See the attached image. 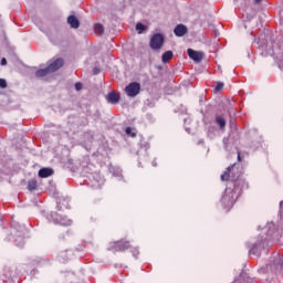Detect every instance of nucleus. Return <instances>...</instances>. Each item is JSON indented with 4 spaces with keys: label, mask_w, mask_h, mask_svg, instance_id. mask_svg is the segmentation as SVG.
Wrapping results in <instances>:
<instances>
[{
    "label": "nucleus",
    "mask_w": 283,
    "mask_h": 283,
    "mask_svg": "<svg viewBox=\"0 0 283 283\" xmlns=\"http://www.w3.org/2000/svg\"><path fill=\"white\" fill-rule=\"evenodd\" d=\"M242 189H249V184L244 181V179H238L234 182L233 188L227 187L224 190V193L221 198V203L223 206V209H231L233 205H235V200H238V196H240V192Z\"/></svg>",
    "instance_id": "obj_1"
},
{
    "label": "nucleus",
    "mask_w": 283,
    "mask_h": 283,
    "mask_svg": "<svg viewBox=\"0 0 283 283\" xmlns=\"http://www.w3.org/2000/svg\"><path fill=\"white\" fill-rule=\"evenodd\" d=\"M266 244H269V238L264 235H260L256 239L248 242L247 248L249 249V254L260 258L262 251L266 249Z\"/></svg>",
    "instance_id": "obj_2"
},
{
    "label": "nucleus",
    "mask_w": 283,
    "mask_h": 283,
    "mask_svg": "<svg viewBox=\"0 0 283 283\" xmlns=\"http://www.w3.org/2000/svg\"><path fill=\"white\" fill-rule=\"evenodd\" d=\"M11 229L17 247H23L25 244V237L28 235V228H25V226H21L17 221H13L11 223Z\"/></svg>",
    "instance_id": "obj_3"
},
{
    "label": "nucleus",
    "mask_w": 283,
    "mask_h": 283,
    "mask_svg": "<svg viewBox=\"0 0 283 283\" xmlns=\"http://www.w3.org/2000/svg\"><path fill=\"white\" fill-rule=\"evenodd\" d=\"M277 273V271H283V258L280 254H276L271 264H268L264 272Z\"/></svg>",
    "instance_id": "obj_4"
},
{
    "label": "nucleus",
    "mask_w": 283,
    "mask_h": 283,
    "mask_svg": "<svg viewBox=\"0 0 283 283\" xmlns=\"http://www.w3.org/2000/svg\"><path fill=\"white\" fill-rule=\"evenodd\" d=\"M48 219L54 222V224H61L62 227H70L72 224L71 219L63 217L57 212H51Z\"/></svg>",
    "instance_id": "obj_5"
},
{
    "label": "nucleus",
    "mask_w": 283,
    "mask_h": 283,
    "mask_svg": "<svg viewBox=\"0 0 283 283\" xmlns=\"http://www.w3.org/2000/svg\"><path fill=\"white\" fill-rule=\"evenodd\" d=\"M165 45V36L160 33H156L150 38L151 50H160Z\"/></svg>",
    "instance_id": "obj_6"
},
{
    "label": "nucleus",
    "mask_w": 283,
    "mask_h": 283,
    "mask_svg": "<svg viewBox=\"0 0 283 283\" xmlns=\"http://www.w3.org/2000/svg\"><path fill=\"white\" fill-rule=\"evenodd\" d=\"M125 93L130 98H135V96H138L140 94V83L132 82L125 87Z\"/></svg>",
    "instance_id": "obj_7"
},
{
    "label": "nucleus",
    "mask_w": 283,
    "mask_h": 283,
    "mask_svg": "<svg viewBox=\"0 0 283 283\" xmlns=\"http://www.w3.org/2000/svg\"><path fill=\"white\" fill-rule=\"evenodd\" d=\"M187 54L192 61H195V63H200V61H202V59H205V53L202 51H196L193 49H188Z\"/></svg>",
    "instance_id": "obj_8"
},
{
    "label": "nucleus",
    "mask_w": 283,
    "mask_h": 283,
    "mask_svg": "<svg viewBox=\"0 0 283 283\" xmlns=\"http://www.w3.org/2000/svg\"><path fill=\"white\" fill-rule=\"evenodd\" d=\"M90 187L93 189H101L103 185H105V179L101 178L98 174L92 175L91 182H88Z\"/></svg>",
    "instance_id": "obj_9"
},
{
    "label": "nucleus",
    "mask_w": 283,
    "mask_h": 283,
    "mask_svg": "<svg viewBox=\"0 0 283 283\" xmlns=\"http://www.w3.org/2000/svg\"><path fill=\"white\" fill-rule=\"evenodd\" d=\"M127 249H129V242L116 241L108 248V251H127Z\"/></svg>",
    "instance_id": "obj_10"
},
{
    "label": "nucleus",
    "mask_w": 283,
    "mask_h": 283,
    "mask_svg": "<svg viewBox=\"0 0 283 283\" xmlns=\"http://www.w3.org/2000/svg\"><path fill=\"white\" fill-rule=\"evenodd\" d=\"M64 65L63 59L59 57L55 61H53L51 64L48 65V69L50 70L51 74L53 72H56L61 70V67Z\"/></svg>",
    "instance_id": "obj_11"
},
{
    "label": "nucleus",
    "mask_w": 283,
    "mask_h": 283,
    "mask_svg": "<svg viewBox=\"0 0 283 283\" xmlns=\"http://www.w3.org/2000/svg\"><path fill=\"white\" fill-rule=\"evenodd\" d=\"M106 101L107 103H111V105H118V103L120 102V95L113 91L107 94Z\"/></svg>",
    "instance_id": "obj_12"
},
{
    "label": "nucleus",
    "mask_w": 283,
    "mask_h": 283,
    "mask_svg": "<svg viewBox=\"0 0 283 283\" xmlns=\"http://www.w3.org/2000/svg\"><path fill=\"white\" fill-rule=\"evenodd\" d=\"M189 30L187 29V25L185 24H177L174 29L175 36H185Z\"/></svg>",
    "instance_id": "obj_13"
},
{
    "label": "nucleus",
    "mask_w": 283,
    "mask_h": 283,
    "mask_svg": "<svg viewBox=\"0 0 283 283\" xmlns=\"http://www.w3.org/2000/svg\"><path fill=\"white\" fill-rule=\"evenodd\" d=\"M59 258L62 260V262H67L74 258V252L72 250H64L59 253Z\"/></svg>",
    "instance_id": "obj_14"
},
{
    "label": "nucleus",
    "mask_w": 283,
    "mask_h": 283,
    "mask_svg": "<svg viewBox=\"0 0 283 283\" xmlns=\"http://www.w3.org/2000/svg\"><path fill=\"white\" fill-rule=\"evenodd\" d=\"M253 279L249 277L245 272H241L239 277H237L233 283H252Z\"/></svg>",
    "instance_id": "obj_15"
},
{
    "label": "nucleus",
    "mask_w": 283,
    "mask_h": 283,
    "mask_svg": "<svg viewBox=\"0 0 283 283\" xmlns=\"http://www.w3.org/2000/svg\"><path fill=\"white\" fill-rule=\"evenodd\" d=\"M67 23L73 28L74 30H78L81 28V22L78 21V18L76 15H70L67 18Z\"/></svg>",
    "instance_id": "obj_16"
},
{
    "label": "nucleus",
    "mask_w": 283,
    "mask_h": 283,
    "mask_svg": "<svg viewBox=\"0 0 283 283\" xmlns=\"http://www.w3.org/2000/svg\"><path fill=\"white\" fill-rule=\"evenodd\" d=\"M54 174V169L52 168H42L39 170L40 178H50Z\"/></svg>",
    "instance_id": "obj_17"
},
{
    "label": "nucleus",
    "mask_w": 283,
    "mask_h": 283,
    "mask_svg": "<svg viewBox=\"0 0 283 283\" xmlns=\"http://www.w3.org/2000/svg\"><path fill=\"white\" fill-rule=\"evenodd\" d=\"M233 174H235V167L234 166H230L227 168V171L221 175V180H229V178H231V176H233Z\"/></svg>",
    "instance_id": "obj_18"
},
{
    "label": "nucleus",
    "mask_w": 283,
    "mask_h": 283,
    "mask_svg": "<svg viewBox=\"0 0 283 283\" xmlns=\"http://www.w3.org/2000/svg\"><path fill=\"white\" fill-rule=\"evenodd\" d=\"M48 74H52L48 66L45 69H40L35 72V76L38 78H43V76H48Z\"/></svg>",
    "instance_id": "obj_19"
},
{
    "label": "nucleus",
    "mask_w": 283,
    "mask_h": 283,
    "mask_svg": "<svg viewBox=\"0 0 283 283\" xmlns=\"http://www.w3.org/2000/svg\"><path fill=\"white\" fill-rule=\"evenodd\" d=\"M171 59H174V52H171V51H166V52L161 55V61H163V63H169V61H171Z\"/></svg>",
    "instance_id": "obj_20"
},
{
    "label": "nucleus",
    "mask_w": 283,
    "mask_h": 283,
    "mask_svg": "<svg viewBox=\"0 0 283 283\" xmlns=\"http://www.w3.org/2000/svg\"><path fill=\"white\" fill-rule=\"evenodd\" d=\"M216 123L219 125L220 129H224V127H227V120L222 116H217Z\"/></svg>",
    "instance_id": "obj_21"
},
{
    "label": "nucleus",
    "mask_w": 283,
    "mask_h": 283,
    "mask_svg": "<svg viewBox=\"0 0 283 283\" xmlns=\"http://www.w3.org/2000/svg\"><path fill=\"white\" fill-rule=\"evenodd\" d=\"M38 187L36 180L35 179H31L28 181V189L29 191H34Z\"/></svg>",
    "instance_id": "obj_22"
},
{
    "label": "nucleus",
    "mask_w": 283,
    "mask_h": 283,
    "mask_svg": "<svg viewBox=\"0 0 283 283\" xmlns=\"http://www.w3.org/2000/svg\"><path fill=\"white\" fill-rule=\"evenodd\" d=\"M94 32L95 34H103V32H105V28L103 27V24L97 23L94 27Z\"/></svg>",
    "instance_id": "obj_23"
},
{
    "label": "nucleus",
    "mask_w": 283,
    "mask_h": 283,
    "mask_svg": "<svg viewBox=\"0 0 283 283\" xmlns=\"http://www.w3.org/2000/svg\"><path fill=\"white\" fill-rule=\"evenodd\" d=\"M125 134L127 136H130V138H136V129L132 128V127H127L125 129Z\"/></svg>",
    "instance_id": "obj_24"
},
{
    "label": "nucleus",
    "mask_w": 283,
    "mask_h": 283,
    "mask_svg": "<svg viewBox=\"0 0 283 283\" xmlns=\"http://www.w3.org/2000/svg\"><path fill=\"white\" fill-rule=\"evenodd\" d=\"M136 30H137L138 34H143V32H144L145 30H147V27H145V24L138 22V23L136 24Z\"/></svg>",
    "instance_id": "obj_25"
},
{
    "label": "nucleus",
    "mask_w": 283,
    "mask_h": 283,
    "mask_svg": "<svg viewBox=\"0 0 283 283\" xmlns=\"http://www.w3.org/2000/svg\"><path fill=\"white\" fill-rule=\"evenodd\" d=\"M222 90H224V83L218 82L216 87H214V91L216 92H222Z\"/></svg>",
    "instance_id": "obj_26"
},
{
    "label": "nucleus",
    "mask_w": 283,
    "mask_h": 283,
    "mask_svg": "<svg viewBox=\"0 0 283 283\" xmlns=\"http://www.w3.org/2000/svg\"><path fill=\"white\" fill-rule=\"evenodd\" d=\"M0 87L1 90H6V87H8V82L3 78H0Z\"/></svg>",
    "instance_id": "obj_27"
},
{
    "label": "nucleus",
    "mask_w": 283,
    "mask_h": 283,
    "mask_svg": "<svg viewBox=\"0 0 283 283\" xmlns=\"http://www.w3.org/2000/svg\"><path fill=\"white\" fill-rule=\"evenodd\" d=\"M76 92H81L83 90V84L81 82L75 83Z\"/></svg>",
    "instance_id": "obj_28"
},
{
    "label": "nucleus",
    "mask_w": 283,
    "mask_h": 283,
    "mask_svg": "<svg viewBox=\"0 0 283 283\" xmlns=\"http://www.w3.org/2000/svg\"><path fill=\"white\" fill-rule=\"evenodd\" d=\"M1 65H8V60H6V57L1 59Z\"/></svg>",
    "instance_id": "obj_29"
},
{
    "label": "nucleus",
    "mask_w": 283,
    "mask_h": 283,
    "mask_svg": "<svg viewBox=\"0 0 283 283\" xmlns=\"http://www.w3.org/2000/svg\"><path fill=\"white\" fill-rule=\"evenodd\" d=\"M260 48H266V41L265 40H262V42L260 44Z\"/></svg>",
    "instance_id": "obj_30"
},
{
    "label": "nucleus",
    "mask_w": 283,
    "mask_h": 283,
    "mask_svg": "<svg viewBox=\"0 0 283 283\" xmlns=\"http://www.w3.org/2000/svg\"><path fill=\"white\" fill-rule=\"evenodd\" d=\"M227 143H229V138L224 137L223 138V144L226 145V149H227Z\"/></svg>",
    "instance_id": "obj_31"
},
{
    "label": "nucleus",
    "mask_w": 283,
    "mask_h": 283,
    "mask_svg": "<svg viewBox=\"0 0 283 283\" xmlns=\"http://www.w3.org/2000/svg\"><path fill=\"white\" fill-rule=\"evenodd\" d=\"M238 160L239 163L242 161V157L240 156V153H238Z\"/></svg>",
    "instance_id": "obj_32"
},
{
    "label": "nucleus",
    "mask_w": 283,
    "mask_h": 283,
    "mask_svg": "<svg viewBox=\"0 0 283 283\" xmlns=\"http://www.w3.org/2000/svg\"><path fill=\"white\" fill-rule=\"evenodd\" d=\"M254 3H262V0H254Z\"/></svg>",
    "instance_id": "obj_33"
},
{
    "label": "nucleus",
    "mask_w": 283,
    "mask_h": 283,
    "mask_svg": "<svg viewBox=\"0 0 283 283\" xmlns=\"http://www.w3.org/2000/svg\"><path fill=\"white\" fill-rule=\"evenodd\" d=\"M94 74H98V70L97 69H94Z\"/></svg>",
    "instance_id": "obj_34"
},
{
    "label": "nucleus",
    "mask_w": 283,
    "mask_h": 283,
    "mask_svg": "<svg viewBox=\"0 0 283 283\" xmlns=\"http://www.w3.org/2000/svg\"><path fill=\"white\" fill-rule=\"evenodd\" d=\"M133 255H138V251H135V252L133 253Z\"/></svg>",
    "instance_id": "obj_35"
},
{
    "label": "nucleus",
    "mask_w": 283,
    "mask_h": 283,
    "mask_svg": "<svg viewBox=\"0 0 283 283\" xmlns=\"http://www.w3.org/2000/svg\"><path fill=\"white\" fill-rule=\"evenodd\" d=\"M153 167H156V163L155 161H153Z\"/></svg>",
    "instance_id": "obj_36"
},
{
    "label": "nucleus",
    "mask_w": 283,
    "mask_h": 283,
    "mask_svg": "<svg viewBox=\"0 0 283 283\" xmlns=\"http://www.w3.org/2000/svg\"><path fill=\"white\" fill-rule=\"evenodd\" d=\"M280 207H283V201L280 202Z\"/></svg>",
    "instance_id": "obj_37"
},
{
    "label": "nucleus",
    "mask_w": 283,
    "mask_h": 283,
    "mask_svg": "<svg viewBox=\"0 0 283 283\" xmlns=\"http://www.w3.org/2000/svg\"><path fill=\"white\" fill-rule=\"evenodd\" d=\"M260 41H262V38L259 39L258 43H260Z\"/></svg>",
    "instance_id": "obj_38"
}]
</instances>
